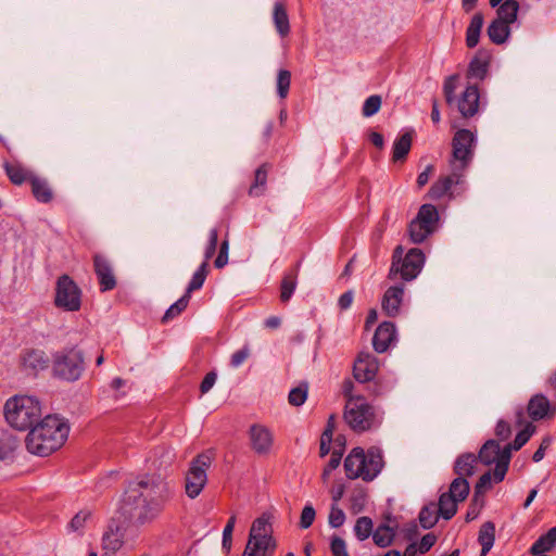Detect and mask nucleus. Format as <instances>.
Wrapping results in <instances>:
<instances>
[{"instance_id": "nucleus-1", "label": "nucleus", "mask_w": 556, "mask_h": 556, "mask_svg": "<svg viewBox=\"0 0 556 556\" xmlns=\"http://www.w3.org/2000/svg\"><path fill=\"white\" fill-rule=\"evenodd\" d=\"M174 496L168 482L154 475L130 481L123 494L121 513L135 525L153 520Z\"/></svg>"}, {"instance_id": "nucleus-2", "label": "nucleus", "mask_w": 556, "mask_h": 556, "mask_svg": "<svg viewBox=\"0 0 556 556\" xmlns=\"http://www.w3.org/2000/svg\"><path fill=\"white\" fill-rule=\"evenodd\" d=\"M70 427L58 416L48 415L34 426L26 439V448L37 456H48L59 450L66 441Z\"/></svg>"}, {"instance_id": "nucleus-3", "label": "nucleus", "mask_w": 556, "mask_h": 556, "mask_svg": "<svg viewBox=\"0 0 556 556\" xmlns=\"http://www.w3.org/2000/svg\"><path fill=\"white\" fill-rule=\"evenodd\" d=\"M4 417L12 428L18 431L30 430L40 420V402L35 396L14 395L4 404Z\"/></svg>"}, {"instance_id": "nucleus-4", "label": "nucleus", "mask_w": 556, "mask_h": 556, "mask_svg": "<svg viewBox=\"0 0 556 556\" xmlns=\"http://www.w3.org/2000/svg\"><path fill=\"white\" fill-rule=\"evenodd\" d=\"M85 371L84 352L77 346L64 348L53 354L52 375L54 378L74 382Z\"/></svg>"}, {"instance_id": "nucleus-5", "label": "nucleus", "mask_w": 556, "mask_h": 556, "mask_svg": "<svg viewBox=\"0 0 556 556\" xmlns=\"http://www.w3.org/2000/svg\"><path fill=\"white\" fill-rule=\"evenodd\" d=\"M404 248L397 245L392 254V264L389 270L388 278L396 279L397 275L405 281L415 279L421 271L425 263V254L418 248L410 249L405 256Z\"/></svg>"}, {"instance_id": "nucleus-6", "label": "nucleus", "mask_w": 556, "mask_h": 556, "mask_svg": "<svg viewBox=\"0 0 556 556\" xmlns=\"http://www.w3.org/2000/svg\"><path fill=\"white\" fill-rule=\"evenodd\" d=\"M344 419L354 432L363 433L376 426L375 407L363 396L350 399L346 401Z\"/></svg>"}, {"instance_id": "nucleus-7", "label": "nucleus", "mask_w": 556, "mask_h": 556, "mask_svg": "<svg viewBox=\"0 0 556 556\" xmlns=\"http://www.w3.org/2000/svg\"><path fill=\"white\" fill-rule=\"evenodd\" d=\"M54 305L66 312H77L81 307V289L67 274L56 279Z\"/></svg>"}, {"instance_id": "nucleus-8", "label": "nucleus", "mask_w": 556, "mask_h": 556, "mask_svg": "<svg viewBox=\"0 0 556 556\" xmlns=\"http://www.w3.org/2000/svg\"><path fill=\"white\" fill-rule=\"evenodd\" d=\"M211 464L212 458L205 453L199 454L191 460L185 479V489L188 497L195 498L200 495L207 482L206 470Z\"/></svg>"}, {"instance_id": "nucleus-9", "label": "nucleus", "mask_w": 556, "mask_h": 556, "mask_svg": "<svg viewBox=\"0 0 556 556\" xmlns=\"http://www.w3.org/2000/svg\"><path fill=\"white\" fill-rule=\"evenodd\" d=\"M534 430L535 427L531 422H528L525 428L516 434L514 441L503 447L502 460L493 471V479L496 483L502 482L508 471L511 451H519L530 440Z\"/></svg>"}, {"instance_id": "nucleus-10", "label": "nucleus", "mask_w": 556, "mask_h": 556, "mask_svg": "<svg viewBox=\"0 0 556 556\" xmlns=\"http://www.w3.org/2000/svg\"><path fill=\"white\" fill-rule=\"evenodd\" d=\"M475 135L469 129H459L452 139L453 159L460 162V169H465L473 157Z\"/></svg>"}, {"instance_id": "nucleus-11", "label": "nucleus", "mask_w": 556, "mask_h": 556, "mask_svg": "<svg viewBox=\"0 0 556 556\" xmlns=\"http://www.w3.org/2000/svg\"><path fill=\"white\" fill-rule=\"evenodd\" d=\"M51 362L48 354L39 349H27L21 354L22 370L29 377H37L49 368Z\"/></svg>"}, {"instance_id": "nucleus-12", "label": "nucleus", "mask_w": 556, "mask_h": 556, "mask_svg": "<svg viewBox=\"0 0 556 556\" xmlns=\"http://www.w3.org/2000/svg\"><path fill=\"white\" fill-rule=\"evenodd\" d=\"M93 269L97 275L101 292L113 290L116 285V278L113 274L111 262L101 254L93 255Z\"/></svg>"}, {"instance_id": "nucleus-13", "label": "nucleus", "mask_w": 556, "mask_h": 556, "mask_svg": "<svg viewBox=\"0 0 556 556\" xmlns=\"http://www.w3.org/2000/svg\"><path fill=\"white\" fill-rule=\"evenodd\" d=\"M378 370V363L375 356L369 353H359L354 362L353 376L358 382L371 381Z\"/></svg>"}, {"instance_id": "nucleus-14", "label": "nucleus", "mask_w": 556, "mask_h": 556, "mask_svg": "<svg viewBox=\"0 0 556 556\" xmlns=\"http://www.w3.org/2000/svg\"><path fill=\"white\" fill-rule=\"evenodd\" d=\"M251 448L258 455H266L270 452L274 443L273 434L263 425L254 424L249 430Z\"/></svg>"}, {"instance_id": "nucleus-15", "label": "nucleus", "mask_w": 556, "mask_h": 556, "mask_svg": "<svg viewBox=\"0 0 556 556\" xmlns=\"http://www.w3.org/2000/svg\"><path fill=\"white\" fill-rule=\"evenodd\" d=\"M123 544L124 529L115 520H111L102 536L103 556H113L122 548Z\"/></svg>"}, {"instance_id": "nucleus-16", "label": "nucleus", "mask_w": 556, "mask_h": 556, "mask_svg": "<svg viewBox=\"0 0 556 556\" xmlns=\"http://www.w3.org/2000/svg\"><path fill=\"white\" fill-rule=\"evenodd\" d=\"M480 93L476 85H469L457 101V109L465 118L472 117L479 109Z\"/></svg>"}, {"instance_id": "nucleus-17", "label": "nucleus", "mask_w": 556, "mask_h": 556, "mask_svg": "<svg viewBox=\"0 0 556 556\" xmlns=\"http://www.w3.org/2000/svg\"><path fill=\"white\" fill-rule=\"evenodd\" d=\"M404 286L396 285L388 288L382 296L381 308L389 317H395L400 314V307L403 302Z\"/></svg>"}, {"instance_id": "nucleus-18", "label": "nucleus", "mask_w": 556, "mask_h": 556, "mask_svg": "<svg viewBox=\"0 0 556 556\" xmlns=\"http://www.w3.org/2000/svg\"><path fill=\"white\" fill-rule=\"evenodd\" d=\"M365 451L362 447H354L344 459V470L349 479L362 478L364 480Z\"/></svg>"}, {"instance_id": "nucleus-19", "label": "nucleus", "mask_w": 556, "mask_h": 556, "mask_svg": "<svg viewBox=\"0 0 556 556\" xmlns=\"http://www.w3.org/2000/svg\"><path fill=\"white\" fill-rule=\"evenodd\" d=\"M366 468L364 469V481H372L383 469L384 460L382 451L378 446H370L365 452Z\"/></svg>"}, {"instance_id": "nucleus-20", "label": "nucleus", "mask_w": 556, "mask_h": 556, "mask_svg": "<svg viewBox=\"0 0 556 556\" xmlns=\"http://www.w3.org/2000/svg\"><path fill=\"white\" fill-rule=\"evenodd\" d=\"M396 329L392 321H383L376 329L372 337V346L377 353H384L395 339Z\"/></svg>"}, {"instance_id": "nucleus-21", "label": "nucleus", "mask_w": 556, "mask_h": 556, "mask_svg": "<svg viewBox=\"0 0 556 556\" xmlns=\"http://www.w3.org/2000/svg\"><path fill=\"white\" fill-rule=\"evenodd\" d=\"M273 515L270 513H263L258 518H256L250 529L249 540L248 542L254 541L258 542L264 540L267 534H273Z\"/></svg>"}, {"instance_id": "nucleus-22", "label": "nucleus", "mask_w": 556, "mask_h": 556, "mask_svg": "<svg viewBox=\"0 0 556 556\" xmlns=\"http://www.w3.org/2000/svg\"><path fill=\"white\" fill-rule=\"evenodd\" d=\"M502 456L503 448H501L500 443L494 439H490L481 446L477 458L478 462L480 460L485 466L495 464V467H497L502 460Z\"/></svg>"}, {"instance_id": "nucleus-23", "label": "nucleus", "mask_w": 556, "mask_h": 556, "mask_svg": "<svg viewBox=\"0 0 556 556\" xmlns=\"http://www.w3.org/2000/svg\"><path fill=\"white\" fill-rule=\"evenodd\" d=\"M490 55L486 51L480 49L468 65L467 77L483 80L488 74Z\"/></svg>"}, {"instance_id": "nucleus-24", "label": "nucleus", "mask_w": 556, "mask_h": 556, "mask_svg": "<svg viewBox=\"0 0 556 556\" xmlns=\"http://www.w3.org/2000/svg\"><path fill=\"white\" fill-rule=\"evenodd\" d=\"M413 135L414 130L410 129L395 139L392 148V161L394 163H403L406 161L407 155L412 149Z\"/></svg>"}, {"instance_id": "nucleus-25", "label": "nucleus", "mask_w": 556, "mask_h": 556, "mask_svg": "<svg viewBox=\"0 0 556 556\" xmlns=\"http://www.w3.org/2000/svg\"><path fill=\"white\" fill-rule=\"evenodd\" d=\"M458 182H459V175H457V174L448 175L445 177H440L434 184H432L427 195L431 200H439L450 192V190L454 184H458Z\"/></svg>"}, {"instance_id": "nucleus-26", "label": "nucleus", "mask_w": 556, "mask_h": 556, "mask_svg": "<svg viewBox=\"0 0 556 556\" xmlns=\"http://www.w3.org/2000/svg\"><path fill=\"white\" fill-rule=\"evenodd\" d=\"M549 401L542 394L533 395L527 406L529 417L534 420L543 419L549 410Z\"/></svg>"}, {"instance_id": "nucleus-27", "label": "nucleus", "mask_w": 556, "mask_h": 556, "mask_svg": "<svg viewBox=\"0 0 556 556\" xmlns=\"http://www.w3.org/2000/svg\"><path fill=\"white\" fill-rule=\"evenodd\" d=\"M489 39L495 45H503L510 35V25L494 18L486 28Z\"/></svg>"}, {"instance_id": "nucleus-28", "label": "nucleus", "mask_w": 556, "mask_h": 556, "mask_svg": "<svg viewBox=\"0 0 556 556\" xmlns=\"http://www.w3.org/2000/svg\"><path fill=\"white\" fill-rule=\"evenodd\" d=\"M4 172L13 185L21 186L30 181L34 174L24 168L20 163H3Z\"/></svg>"}, {"instance_id": "nucleus-29", "label": "nucleus", "mask_w": 556, "mask_h": 556, "mask_svg": "<svg viewBox=\"0 0 556 556\" xmlns=\"http://www.w3.org/2000/svg\"><path fill=\"white\" fill-rule=\"evenodd\" d=\"M484 16L481 12L475 13L466 29V46L472 49L478 46L481 29L483 27Z\"/></svg>"}, {"instance_id": "nucleus-30", "label": "nucleus", "mask_w": 556, "mask_h": 556, "mask_svg": "<svg viewBox=\"0 0 556 556\" xmlns=\"http://www.w3.org/2000/svg\"><path fill=\"white\" fill-rule=\"evenodd\" d=\"M31 193L40 203H50L53 200V191L46 179L33 176L30 181Z\"/></svg>"}, {"instance_id": "nucleus-31", "label": "nucleus", "mask_w": 556, "mask_h": 556, "mask_svg": "<svg viewBox=\"0 0 556 556\" xmlns=\"http://www.w3.org/2000/svg\"><path fill=\"white\" fill-rule=\"evenodd\" d=\"M478 458L472 453H464L459 455L454 464V472L458 477H470L475 472Z\"/></svg>"}, {"instance_id": "nucleus-32", "label": "nucleus", "mask_w": 556, "mask_h": 556, "mask_svg": "<svg viewBox=\"0 0 556 556\" xmlns=\"http://www.w3.org/2000/svg\"><path fill=\"white\" fill-rule=\"evenodd\" d=\"M478 542L481 545V555L485 556L495 542V525L492 521L482 523L479 530Z\"/></svg>"}, {"instance_id": "nucleus-33", "label": "nucleus", "mask_w": 556, "mask_h": 556, "mask_svg": "<svg viewBox=\"0 0 556 556\" xmlns=\"http://www.w3.org/2000/svg\"><path fill=\"white\" fill-rule=\"evenodd\" d=\"M556 545V526L552 527L545 534L541 535L531 546V555H544Z\"/></svg>"}, {"instance_id": "nucleus-34", "label": "nucleus", "mask_w": 556, "mask_h": 556, "mask_svg": "<svg viewBox=\"0 0 556 556\" xmlns=\"http://www.w3.org/2000/svg\"><path fill=\"white\" fill-rule=\"evenodd\" d=\"M273 20L278 34L283 38L290 33V23L287 9L283 3L276 2L274 5Z\"/></svg>"}, {"instance_id": "nucleus-35", "label": "nucleus", "mask_w": 556, "mask_h": 556, "mask_svg": "<svg viewBox=\"0 0 556 556\" xmlns=\"http://www.w3.org/2000/svg\"><path fill=\"white\" fill-rule=\"evenodd\" d=\"M299 266H300V264L298 263L293 270L285 274V276L280 282V301L282 303H287L291 299V296L296 288Z\"/></svg>"}, {"instance_id": "nucleus-36", "label": "nucleus", "mask_w": 556, "mask_h": 556, "mask_svg": "<svg viewBox=\"0 0 556 556\" xmlns=\"http://www.w3.org/2000/svg\"><path fill=\"white\" fill-rule=\"evenodd\" d=\"M497 7L496 20H501L509 25L516 22L519 11V3L517 0H505Z\"/></svg>"}, {"instance_id": "nucleus-37", "label": "nucleus", "mask_w": 556, "mask_h": 556, "mask_svg": "<svg viewBox=\"0 0 556 556\" xmlns=\"http://www.w3.org/2000/svg\"><path fill=\"white\" fill-rule=\"evenodd\" d=\"M395 538V529L387 523H381L372 532V540L379 547H388L392 545Z\"/></svg>"}, {"instance_id": "nucleus-38", "label": "nucleus", "mask_w": 556, "mask_h": 556, "mask_svg": "<svg viewBox=\"0 0 556 556\" xmlns=\"http://www.w3.org/2000/svg\"><path fill=\"white\" fill-rule=\"evenodd\" d=\"M457 503L450 494L442 493L439 497L437 511L445 520L452 519L457 513Z\"/></svg>"}, {"instance_id": "nucleus-39", "label": "nucleus", "mask_w": 556, "mask_h": 556, "mask_svg": "<svg viewBox=\"0 0 556 556\" xmlns=\"http://www.w3.org/2000/svg\"><path fill=\"white\" fill-rule=\"evenodd\" d=\"M433 231L434 227H429L415 218L408 225L410 241L416 244L424 242Z\"/></svg>"}, {"instance_id": "nucleus-40", "label": "nucleus", "mask_w": 556, "mask_h": 556, "mask_svg": "<svg viewBox=\"0 0 556 556\" xmlns=\"http://www.w3.org/2000/svg\"><path fill=\"white\" fill-rule=\"evenodd\" d=\"M469 491L470 485L467 479L465 477H457L451 482L446 494H450L456 502H463L467 498Z\"/></svg>"}, {"instance_id": "nucleus-41", "label": "nucleus", "mask_w": 556, "mask_h": 556, "mask_svg": "<svg viewBox=\"0 0 556 556\" xmlns=\"http://www.w3.org/2000/svg\"><path fill=\"white\" fill-rule=\"evenodd\" d=\"M440 515L437 511V505L435 503H430L428 505H425L418 515V520L421 526V528L428 530L433 528L438 520Z\"/></svg>"}, {"instance_id": "nucleus-42", "label": "nucleus", "mask_w": 556, "mask_h": 556, "mask_svg": "<svg viewBox=\"0 0 556 556\" xmlns=\"http://www.w3.org/2000/svg\"><path fill=\"white\" fill-rule=\"evenodd\" d=\"M418 222L429 226L434 227L439 220V213L434 205L432 204H422L419 207V211L417 213V216L415 217Z\"/></svg>"}, {"instance_id": "nucleus-43", "label": "nucleus", "mask_w": 556, "mask_h": 556, "mask_svg": "<svg viewBox=\"0 0 556 556\" xmlns=\"http://www.w3.org/2000/svg\"><path fill=\"white\" fill-rule=\"evenodd\" d=\"M367 502V489L357 485L353 489L350 496V509L353 514H358L365 509Z\"/></svg>"}, {"instance_id": "nucleus-44", "label": "nucleus", "mask_w": 556, "mask_h": 556, "mask_svg": "<svg viewBox=\"0 0 556 556\" xmlns=\"http://www.w3.org/2000/svg\"><path fill=\"white\" fill-rule=\"evenodd\" d=\"M208 271H210L208 263L203 262L199 266V268L195 270V273L193 274V276L187 287L186 294L191 295V292L201 289L202 286L204 285V281L207 277V275H208Z\"/></svg>"}, {"instance_id": "nucleus-45", "label": "nucleus", "mask_w": 556, "mask_h": 556, "mask_svg": "<svg viewBox=\"0 0 556 556\" xmlns=\"http://www.w3.org/2000/svg\"><path fill=\"white\" fill-rule=\"evenodd\" d=\"M18 441L11 434H4L0 438V460H7L13 457L17 448Z\"/></svg>"}, {"instance_id": "nucleus-46", "label": "nucleus", "mask_w": 556, "mask_h": 556, "mask_svg": "<svg viewBox=\"0 0 556 556\" xmlns=\"http://www.w3.org/2000/svg\"><path fill=\"white\" fill-rule=\"evenodd\" d=\"M190 298L191 295L185 293L180 299L172 304L162 317V321L167 323L176 316L180 315L187 308Z\"/></svg>"}, {"instance_id": "nucleus-47", "label": "nucleus", "mask_w": 556, "mask_h": 556, "mask_svg": "<svg viewBox=\"0 0 556 556\" xmlns=\"http://www.w3.org/2000/svg\"><path fill=\"white\" fill-rule=\"evenodd\" d=\"M372 520L367 516L359 517L354 526V533L359 541H365L372 533Z\"/></svg>"}, {"instance_id": "nucleus-48", "label": "nucleus", "mask_w": 556, "mask_h": 556, "mask_svg": "<svg viewBox=\"0 0 556 556\" xmlns=\"http://www.w3.org/2000/svg\"><path fill=\"white\" fill-rule=\"evenodd\" d=\"M308 393V383L301 382L298 387L291 389L288 395L289 403L292 406H301L305 403Z\"/></svg>"}, {"instance_id": "nucleus-49", "label": "nucleus", "mask_w": 556, "mask_h": 556, "mask_svg": "<svg viewBox=\"0 0 556 556\" xmlns=\"http://www.w3.org/2000/svg\"><path fill=\"white\" fill-rule=\"evenodd\" d=\"M249 545H252V547H255L257 545V553L261 554V556H271L274 551L277 547V542L273 534H267L264 540H261L258 542H248Z\"/></svg>"}, {"instance_id": "nucleus-50", "label": "nucleus", "mask_w": 556, "mask_h": 556, "mask_svg": "<svg viewBox=\"0 0 556 556\" xmlns=\"http://www.w3.org/2000/svg\"><path fill=\"white\" fill-rule=\"evenodd\" d=\"M291 84V72L279 70L277 74V93L281 99L287 98Z\"/></svg>"}, {"instance_id": "nucleus-51", "label": "nucleus", "mask_w": 556, "mask_h": 556, "mask_svg": "<svg viewBox=\"0 0 556 556\" xmlns=\"http://www.w3.org/2000/svg\"><path fill=\"white\" fill-rule=\"evenodd\" d=\"M382 104V98L379 94H372L368 97L362 108V114L364 117H370L380 111Z\"/></svg>"}, {"instance_id": "nucleus-52", "label": "nucleus", "mask_w": 556, "mask_h": 556, "mask_svg": "<svg viewBox=\"0 0 556 556\" xmlns=\"http://www.w3.org/2000/svg\"><path fill=\"white\" fill-rule=\"evenodd\" d=\"M459 79L458 74L451 75L445 78L443 84V93L445 101L448 105L453 104L455 101V90L457 88V81Z\"/></svg>"}, {"instance_id": "nucleus-53", "label": "nucleus", "mask_w": 556, "mask_h": 556, "mask_svg": "<svg viewBox=\"0 0 556 556\" xmlns=\"http://www.w3.org/2000/svg\"><path fill=\"white\" fill-rule=\"evenodd\" d=\"M269 170V164L264 163L255 170L254 184L250 188V194L258 195V192L255 191L260 187H264L267 181V174Z\"/></svg>"}, {"instance_id": "nucleus-54", "label": "nucleus", "mask_w": 556, "mask_h": 556, "mask_svg": "<svg viewBox=\"0 0 556 556\" xmlns=\"http://www.w3.org/2000/svg\"><path fill=\"white\" fill-rule=\"evenodd\" d=\"M345 518L344 511L338 506V504L332 503L328 516L329 526L334 529L340 528L343 526Z\"/></svg>"}, {"instance_id": "nucleus-55", "label": "nucleus", "mask_w": 556, "mask_h": 556, "mask_svg": "<svg viewBox=\"0 0 556 556\" xmlns=\"http://www.w3.org/2000/svg\"><path fill=\"white\" fill-rule=\"evenodd\" d=\"M235 525H236V515H231L224 528V531H223L222 546L227 553H229L231 549L232 532L235 529Z\"/></svg>"}, {"instance_id": "nucleus-56", "label": "nucleus", "mask_w": 556, "mask_h": 556, "mask_svg": "<svg viewBox=\"0 0 556 556\" xmlns=\"http://www.w3.org/2000/svg\"><path fill=\"white\" fill-rule=\"evenodd\" d=\"M91 517L90 510L78 511L70 521L68 528L74 532H79L85 528L86 521Z\"/></svg>"}, {"instance_id": "nucleus-57", "label": "nucleus", "mask_w": 556, "mask_h": 556, "mask_svg": "<svg viewBox=\"0 0 556 556\" xmlns=\"http://www.w3.org/2000/svg\"><path fill=\"white\" fill-rule=\"evenodd\" d=\"M315 517V508L311 504L305 505L301 513L299 527L301 529H308L313 525Z\"/></svg>"}, {"instance_id": "nucleus-58", "label": "nucleus", "mask_w": 556, "mask_h": 556, "mask_svg": "<svg viewBox=\"0 0 556 556\" xmlns=\"http://www.w3.org/2000/svg\"><path fill=\"white\" fill-rule=\"evenodd\" d=\"M218 243V231L216 228L210 230L208 242L204 251V262L208 261L214 256Z\"/></svg>"}, {"instance_id": "nucleus-59", "label": "nucleus", "mask_w": 556, "mask_h": 556, "mask_svg": "<svg viewBox=\"0 0 556 556\" xmlns=\"http://www.w3.org/2000/svg\"><path fill=\"white\" fill-rule=\"evenodd\" d=\"M330 552L332 556H350L345 541L339 535H332L330 540Z\"/></svg>"}, {"instance_id": "nucleus-60", "label": "nucleus", "mask_w": 556, "mask_h": 556, "mask_svg": "<svg viewBox=\"0 0 556 556\" xmlns=\"http://www.w3.org/2000/svg\"><path fill=\"white\" fill-rule=\"evenodd\" d=\"M341 459H342V451L334 450L331 453L328 464L324 468V471L321 475L324 481H326L328 479V477L330 476V473L339 467Z\"/></svg>"}, {"instance_id": "nucleus-61", "label": "nucleus", "mask_w": 556, "mask_h": 556, "mask_svg": "<svg viewBox=\"0 0 556 556\" xmlns=\"http://www.w3.org/2000/svg\"><path fill=\"white\" fill-rule=\"evenodd\" d=\"M228 251H229V241L228 239H224L219 245V251L217 257L214 261V266L218 269L225 267L228 263Z\"/></svg>"}, {"instance_id": "nucleus-62", "label": "nucleus", "mask_w": 556, "mask_h": 556, "mask_svg": "<svg viewBox=\"0 0 556 556\" xmlns=\"http://www.w3.org/2000/svg\"><path fill=\"white\" fill-rule=\"evenodd\" d=\"M492 488V473L491 471L484 472L475 485L476 495H483Z\"/></svg>"}, {"instance_id": "nucleus-63", "label": "nucleus", "mask_w": 556, "mask_h": 556, "mask_svg": "<svg viewBox=\"0 0 556 556\" xmlns=\"http://www.w3.org/2000/svg\"><path fill=\"white\" fill-rule=\"evenodd\" d=\"M250 356V349L244 345L242 349L236 351L230 358V365L235 368L242 365Z\"/></svg>"}, {"instance_id": "nucleus-64", "label": "nucleus", "mask_w": 556, "mask_h": 556, "mask_svg": "<svg viewBox=\"0 0 556 556\" xmlns=\"http://www.w3.org/2000/svg\"><path fill=\"white\" fill-rule=\"evenodd\" d=\"M495 435L501 440H507L511 434L510 425L504 419H500L495 426Z\"/></svg>"}]
</instances>
